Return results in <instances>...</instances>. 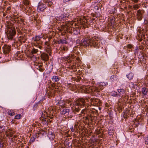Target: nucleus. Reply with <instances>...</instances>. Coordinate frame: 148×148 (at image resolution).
<instances>
[{
  "instance_id": "obj_17",
  "label": "nucleus",
  "mask_w": 148,
  "mask_h": 148,
  "mask_svg": "<svg viewBox=\"0 0 148 148\" xmlns=\"http://www.w3.org/2000/svg\"><path fill=\"white\" fill-rule=\"evenodd\" d=\"M53 0H46L47 5L48 6H51L53 4Z\"/></svg>"
},
{
  "instance_id": "obj_34",
  "label": "nucleus",
  "mask_w": 148,
  "mask_h": 148,
  "mask_svg": "<svg viewBox=\"0 0 148 148\" xmlns=\"http://www.w3.org/2000/svg\"><path fill=\"white\" fill-rule=\"evenodd\" d=\"M71 131L72 132H73L74 131V129L73 128V127H72L71 128Z\"/></svg>"
},
{
  "instance_id": "obj_29",
  "label": "nucleus",
  "mask_w": 148,
  "mask_h": 148,
  "mask_svg": "<svg viewBox=\"0 0 148 148\" xmlns=\"http://www.w3.org/2000/svg\"><path fill=\"white\" fill-rule=\"evenodd\" d=\"M49 134H50V135H52L53 134H54V133L52 131L49 130V131L48 132V135H49Z\"/></svg>"
},
{
  "instance_id": "obj_19",
  "label": "nucleus",
  "mask_w": 148,
  "mask_h": 148,
  "mask_svg": "<svg viewBox=\"0 0 148 148\" xmlns=\"http://www.w3.org/2000/svg\"><path fill=\"white\" fill-rule=\"evenodd\" d=\"M36 137V135H34L31 138V139L29 140V142L31 143H33L35 140V138Z\"/></svg>"
},
{
  "instance_id": "obj_10",
  "label": "nucleus",
  "mask_w": 148,
  "mask_h": 148,
  "mask_svg": "<svg viewBox=\"0 0 148 148\" xmlns=\"http://www.w3.org/2000/svg\"><path fill=\"white\" fill-rule=\"evenodd\" d=\"M141 92L143 95H147L148 92V89L145 87H143L142 88Z\"/></svg>"
},
{
  "instance_id": "obj_33",
  "label": "nucleus",
  "mask_w": 148,
  "mask_h": 148,
  "mask_svg": "<svg viewBox=\"0 0 148 148\" xmlns=\"http://www.w3.org/2000/svg\"><path fill=\"white\" fill-rule=\"evenodd\" d=\"M85 110H83L82 111V113L83 114H85L84 111Z\"/></svg>"
},
{
  "instance_id": "obj_18",
  "label": "nucleus",
  "mask_w": 148,
  "mask_h": 148,
  "mask_svg": "<svg viewBox=\"0 0 148 148\" xmlns=\"http://www.w3.org/2000/svg\"><path fill=\"white\" fill-rule=\"evenodd\" d=\"M133 75H134L133 73H130L128 74L127 75V77L130 80L132 79Z\"/></svg>"
},
{
  "instance_id": "obj_11",
  "label": "nucleus",
  "mask_w": 148,
  "mask_h": 148,
  "mask_svg": "<svg viewBox=\"0 0 148 148\" xmlns=\"http://www.w3.org/2000/svg\"><path fill=\"white\" fill-rule=\"evenodd\" d=\"M51 79L54 82H58L60 80L58 77L55 75L51 77Z\"/></svg>"
},
{
  "instance_id": "obj_30",
  "label": "nucleus",
  "mask_w": 148,
  "mask_h": 148,
  "mask_svg": "<svg viewBox=\"0 0 148 148\" xmlns=\"http://www.w3.org/2000/svg\"><path fill=\"white\" fill-rule=\"evenodd\" d=\"M116 10L114 8L111 11V14L114 13L116 12Z\"/></svg>"
},
{
  "instance_id": "obj_8",
  "label": "nucleus",
  "mask_w": 148,
  "mask_h": 148,
  "mask_svg": "<svg viewBox=\"0 0 148 148\" xmlns=\"http://www.w3.org/2000/svg\"><path fill=\"white\" fill-rule=\"evenodd\" d=\"M3 49L5 53H7L10 51V47L7 45H5L3 47Z\"/></svg>"
},
{
  "instance_id": "obj_24",
  "label": "nucleus",
  "mask_w": 148,
  "mask_h": 148,
  "mask_svg": "<svg viewBox=\"0 0 148 148\" xmlns=\"http://www.w3.org/2000/svg\"><path fill=\"white\" fill-rule=\"evenodd\" d=\"M8 112L9 115L11 116H12L15 114L14 112L11 111H9Z\"/></svg>"
},
{
  "instance_id": "obj_39",
  "label": "nucleus",
  "mask_w": 148,
  "mask_h": 148,
  "mask_svg": "<svg viewBox=\"0 0 148 148\" xmlns=\"http://www.w3.org/2000/svg\"><path fill=\"white\" fill-rule=\"evenodd\" d=\"M42 115H41V116L43 118H44L45 117V116L43 117V114H42Z\"/></svg>"
},
{
  "instance_id": "obj_37",
  "label": "nucleus",
  "mask_w": 148,
  "mask_h": 148,
  "mask_svg": "<svg viewBox=\"0 0 148 148\" xmlns=\"http://www.w3.org/2000/svg\"><path fill=\"white\" fill-rule=\"evenodd\" d=\"M70 1V0H68L66 1L65 0H65H64V1L65 2V1Z\"/></svg>"
},
{
  "instance_id": "obj_3",
  "label": "nucleus",
  "mask_w": 148,
  "mask_h": 148,
  "mask_svg": "<svg viewBox=\"0 0 148 148\" xmlns=\"http://www.w3.org/2000/svg\"><path fill=\"white\" fill-rule=\"evenodd\" d=\"M15 34L16 32L14 28L11 27L8 28L7 35L9 39H12Z\"/></svg>"
},
{
  "instance_id": "obj_7",
  "label": "nucleus",
  "mask_w": 148,
  "mask_h": 148,
  "mask_svg": "<svg viewBox=\"0 0 148 148\" xmlns=\"http://www.w3.org/2000/svg\"><path fill=\"white\" fill-rule=\"evenodd\" d=\"M119 94H118L120 96V97H123L125 95V90L124 89H118L117 90Z\"/></svg>"
},
{
  "instance_id": "obj_25",
  "label": "nucleus",
  "mask_w": 148,
  "mask_h": 148,
  "mask_svg": "<svg viewBox=\"0 0 148 148\" xmlns=\"http://www.w3.org/2000/svg\"><path fill=\"white\" fill-rule=\"evenodd\" d=\"M38 51V50L34 48H33L32 51V53H36Z\"/></svg>"
},
{
  "instance_id": "obj_5",
  "label": "nucleus",
  "mask_w": 148,
  "mask_h": 148,
  "mask_svg": "<svg viewBox=\"0 0 148 148\" xmlns=\"http://www.w3.org/2000/svg\"><path fill=\"white\" fill-rule=\"evenodd\" d=\"M46 8V5L44 3H39L37 10L38 12L43 11Z\"/></svg>"
},
{
  "instance_id": "obj_35",
  "label": "nucleus",
  "mask_w": 148,
  "mask_h": 148,
  "mask_svg": "<svg viewBox=\"0 0 148 148\" xmlns=\"http://www.w3.org/2000/svg\"><path fill=\"white\" fill-rule=\"evenodd\" d=\"M133 0L135 3H136L138 1V0Z\"/></svg>"
},
{
  "instance_id": "obj_26",
  "label": "nucleus",
  "mask_w": 148,
  "mask_h": 148,
  "mask_svg": "<svg viewBox=\"0 0 148 148\" xmlns=\"http://www.w3.org/2000/svg\"><path fill=\"white\" fill-rule=\"evenodd\" d=\"M21 117V115L20 114H17L15 116V118L16 119H19Z\"/></svg>"
},
{
  "instance_id": "obj_6",
  "label": "nucleus",
  "mask_w": 148,
  "mask_h": 148,
  "mask_svg": "<svg viewBox=\"0 0 148 148\" xmlns=\"http://www.w3.org/2000/svg\"><path fill=\"white\" fill-rule=\"evenodd\" d=\"M73 58V56L71 54V55H70L69 56L63 57V58L65 60L67 61L68 62L70 63L72 61V59Z\"/></svg>"
},
{
  "instance_id": "obj_2",
  "label": "nucleus",
  "mask_w": 148,
  "mask_h": 148,
  "mask_svg": "<svg viewBox=\"0 0 148 148\" xmlns=\"http://www.w3.org/2000/svg\"><path fill=\"white\" fill-rule=\"evenodd\" d=\"M107 82H101L100 83L99 85L98 88L95 87L94 89L92 87H91L89 86H82V88L83 90L85 91L86 92H93L94 91H95L97 92H99L100 90L103 89L102 87L107 85Z\"/></svg>"
},
{
  "instance_id": "obj_14",
  "label": "nucleus",
  "mask_w": 148,
  "mask_h": 148,
  "mask_svg": "<svg viewBox=\"0 0 148 148\" xmlns=\"http://www.w3.org/2000/svg\"><path fill=\"white\" fill-rule=\"evenodd\" d=\"M69 109H63L61 111V114H64L66 113H69Z\"/></svg>"
},
{
  "instance_id": "obj_27",
  "label": "nucleus",
  "mask_w": 148,
  "mask_h": 148,
  "mask_svg": "<svg viewBox=\"0 0 148 148\" xmlns=\"http://www.w3.org/2000/svg\"><path fill=\"white\" fill-rule=\"evenodd\" d=\"M145 143L148 145V137H146L145 138Z\"/></svg>"
},
{
  "instance_id": "obj_15",
  "label": "nucleus",
  "mask_w": 148,
  "mask_h": 148,
  "mask_svg": "<svg viewBox=\"0 0 148 148\" xmlns=\"http://www.w3.org/2000/svg\"><path fill=\"white\" fill-rule=\"evenodd\" d=\"M58 42L59 44H66L67 43V42L65 39H60Z\"/></svg>"
},
{
  "instance_id": "obj_1",
  "label": "nucleus",
  "mask_w": 148,
  "mask_h": 148,
  "mask_svg": "<svg viewBox=\"0 0 148 148\" xmlns=\"http://www.w3.org/2000/svg\"><path fill=\"white\" fill-rule=\"evenodd\" d=\"M81 42L82 45L86 47L90 46L95 47L98 45V39L95 37L86 38L82 40Z\"/></svg>"
},
{
  "instance_id": "obj_16",
  "label": "nucleus",
  "mask_w": 148,
  "mask_h": 148,
  "mask_svg": "<svg viewBox=\"0 0 148 148\" xmlns=\"http://www.w3.org/2000/svg\"><path fill=\"white\" fill-rule=\"evenodd\" d=\"M111 95L114 97H119L120 96L118 94H117L116 92L114 91H112L111 93Z\"/></svg>"
},
{
  "instance_id": "obj_43",
  "label": "nucleus",
  "mask_w": 148,
  "mask_h": 148,
  "mask_svg": "<svg viewBox=\"0 0 148 148\" xmlns=\"http://www.w3.org/2000/svg\"><path fill=\"white\" fill-rule=\"evenodd\" d=\"M47 57V59H46V60H48V57Z\"/></svg>"
},
{
  "instance_id": "obj_22",
  "label": "nucleus",
  "mask_w": 148,
  "mask_h": 148,
  "mask_svg": "<svg viewBox=\"0 0 148 148\" xmlns=\"http://www.w3.org/2000/svg\"><path fill=\"white\" fill-rule=\"evenodd\" d=\"M130 86L132 87L135 88L136 86V84H135L133 82H131L130 84Z\"/></svg>"
},
{
  "instance_id": "obj_38",
  "label": "nucleus",
  "mask_w": 148,
  "mask_h": 148,
  "mask_svg": "<svg viewBox=\"0 0 148 148\" xmlns=\"http://www.w3.org/2000/svg\"><path fill=\"white\" fill-rule=\"evenodd\" d=\"M114 76H111V78H112V79L113 78H114Z\"/></svg>"
},
{
  "instance_id": "obj_20",
  "label": "nucleus",
  "mask_w": 148,
  "mask_h": 148,
  "mask_svg": "<svg viewBox=\"0 0 148 148\" xmlns=\"http://www.w3.org/2000/svg\"><path fill=\"white\" fill-rule=\"evenodd\" d=\"M60 106L63 107H65V103L62 101H60L58 102Z\"/></svg>"
},
{
  "instance_id": "obj_21",
  "label": "nucleus",
  "mask_w": 148,
  "mask_h": 148,
  "mask_svg": "<svg viewBox=\"0 0 148 148\" xmlns=\"http://www.w3.org/2000/svg\"><path fill=\"white\" fill-rule=\"evenodd\" d=\"M48 137H49L50 139L51 140H53L55 138L54 134L50 135L49 134V135H48Z\"/></svg>"
},
{
  "instance_id": "obj_13",
  "label": "nucleus",
  "mask_w": 148,
  "mask_h": 148,
  "mask_svg": "<svg viewBox=\"0 0 148 148\" xmlns=\"http://www.w3.org/2000/svg\"><path fill=\"white\" fill-rule=\"evenodd\" d=\"M41 38V36L40 35L36 36L33 38V39L34 41H36L40 40Z\"/></svg>"
},
{
  "instance_id": "obj_9",
  "label": "nucleus",
  "mask_w": 148,
  "mask_h": 148,
  "mask_svg": "<svg viewBox=\"0 0 148 148\" xmlns=\"http://www.w3.org/2000/svg\"><path fill=\"white\" fill-rule=\"evenodd\" d=\"M5 132L7 135H8L9 133L6 131L5 127L3 125H0V132Z\"/></svg>"
},
{
  "instance_id": "obj_23",
  "label": "nucleus",
  "mask_w": 148,
  "mask_h": 148,
  "mask_svg": "<svg viewBox=\"0 0 148 148\" xmlns=\"http://www.w3.org/2000/svg\"><path fill=\"white\" fill-rule=\"evenodd\" d=\"M110 20L111 24L112 25H114V23L115 20L114 17H113L112 19L110 18Z\"/></svg>"
},
{
  "instance_id": "obj_12",
  "label": "nucleus",
  "mask_w": 148,
  "mask_h": 148,
  "mask_svg": "<svg viewBox=\"0 0 148 148\" xmlns=\"http://www.w3.org/2000/svg\"><path fill=\"white\" fill-rule=\"evenodd\" d=\"M138 58H140V60L143 61V62H145V60L146 59V57L145 56V55L143 54L142 56H139Z\"/></svg>"
},
{
  "instance_id": "obj_44",
  "label": "nucleus",
  "mask_w": 148,
  "mask_h": 148,
  "mask_svg": "<svg viewBox=\"0 0 148 148\" xmlns=\"http://www.w3.org/2000/svg\"><path fill=\"white\" fill-rule=\"evenodd\" d=\"M27 148H29V147H27Z\"/></svg>"
},
{
  "instance_id": "obj_32",
  "label": "nucleus",
  "mask_w": 148,
  "mask_h": 148,
  "mask_svg": "<svg viewBox=\"0 0 148 148\" xmlns=\"http://www.w3.org/2000/svg\"><path fill=\"white\" fill-rule=\"evenodd\" d=\"M132 46L131 45H128V47L130 48H131L132 47Z\"/></svg>"
},
{
  "instance_id": "obj_40",
  "label": "nucleus",
  "mask_w": 148,
  "mask_h": 148,
  "mask_svg": "<svg viewBox=\"0 0 148 148\" xmlns=\"http://www.w3.org/2000/svg\"><path fill=\"white\" fill-rule=\"evenodd\" d=\"M97 9H98V7L97 6H96L95 7Z\"/></svg>"
},
{
  "instance_id": "obj_4",
  "label": "nucleus",
  "mask_w": 148,
  "mask_h": 148,
  "mask_svg": "<svg viewBox=\"0 0 148 148\" xmlns=\"http://www.w3.org/2000/svg\"><path fill=\"white\" fill-rule=\"evenodd\" d=\"M88 99H79L77 100L74 104L78 106H81L82 105L84 106L86 102L87 101Z\"/></svg>"
},
{
  "instance_id": "obj_45",
  "label": "nucleus",
  "mask_w": 148,
  "mask_h": 148,
  "mask_svg": "<svg viewBox=\"0 0 148 148\" xmlns=\"http://www.w3.org/2000/svg\"><path fill=\"white\" fill-rule=\"evenodd\" d=\"M101 109V108H99V109Z\"/></svg>"
},
{
  "instance_id": "obj_31",
  "label": "nucleus",
  "mask_w": 148,
  "mask_h": 148,
  "mask_svg": "<svg viewBox=\"0 0 148 148\" xmlns=\"http://www.w3.org/2000/svg\"><path fill=\"white\" fill-rule=\"evenodd\" d=\"M137 16H138V19L139 20H140L141 19L142 17H141V16H140V15H139V14H138Z\"/></svg>"
},
{
  "instance_id": "obj_36",
  "label": "nucleus",
  "mask_w": 148,
  "mask_h": 148,
  "mask_svg": "<svg viewBox=\"0 0 148 148\" xmlns=\"http://www.w3.org/2000/svg\"><path fill=\"white\" fill-rule=\"evenodd\" d=\"M135 49L136 50H137L138 49V47H136Z\"/></svg>"
},
{
  "instance_id": "obj_28",
  "label": "nucleus",
  "mask_w": 148,
  "mask_h": 148,
  "mask_svg": "<svg viewBox=\"0 0 148 148\" xmlns=\"http://www.w3.org/2000/svg\"><path fill=\"white\" fill-rule=\"evenodd\" d=\"M108 134L110 136H112V132L110 130H109Z\"/></svg>"
},
{
  "instance_id": "obj_41",
  "label": "nucleus",
  "mask_w": 148,
  "mask_h": 148,
  "mask_svg": "<svg viewBox=\"0 0 148 148\" xmlns=\"http://www.w3.org/2000/svg\"><path fill=\"white\" fill-rule=\"evenodd\" d=\"M3 147V145H0V147Z\"/></svg>"
},
{
  "instance_id": "obj_42",
  "label": "nucleus",
  "mask_w": 148,
  "mask_h": 148,
  "mask_svg": "<svg viewBox=\"0 0 148 148\" xmlns=\"http://www.w3.org/2000/svg\"><path fill=\"white\" fill-rule=\"evenodd\" d=\"M110 148H114V147H110Z\"/></svg>"
}]
</instances>
